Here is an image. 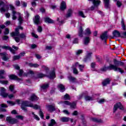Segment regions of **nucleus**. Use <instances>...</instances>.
Returning a JSON list of instances; mask_svg holds the SVG:
<instances>
[{"label": "nucleus", "mask_w": 126, "mask_h": 126, "mask_svg": "<svg viewBox=\"0 0 126 126\" xmlns=\"http://www.w3.org/2000/svg\"><path fill=\"white\" fill-rule=\"evenodd\" d=\"M44 21L45 22H46V23H49V24L54 23L53 20L49 17L45 18Z\"/></svg>", "instance_id": "nucleus-24"}, {"label": "nucleus", "mask_w": 126, "mask_h": 126, "mask_svg": "<svg viewBox=\"0 0 126 126\" xmlns=\"http://www.w3.org/2000/svg\"><path fill=\"white\" fill-rule=\"evenodd\" d=\"M9 6H10V9L13 10V11H14V9H15V7L13 5H12V4H10Z\"/></svg>", "instance_id": "nucleus-62"}, {"label": "nucleus", "mask_w": 126, "mask_h": 126, "mask_svg": "<svg viewBox=\"0 0 126 126\" xmlns=\"http://www.w3.org/2000/svg\"><path fill=\"white\" fill-rule=\"evenodd\" d=\"M66 8V3L64 1H63L61 2L60 9L61 10H64Z\"/></svg>", "instance_id": "nucleus-17"}, {"label": "nucleus", "mask_w": 126, "mask_h": 126, "mask_svg": "<svg viewBox=\"0 0 126 126\" xmlns=\"http://www.w3.org/2000/svg\"><path fill=\"white\" fill-rule=\"evenodd\" d=\"M4 73V71L3 70L0 71V79H4L5 77L2 76V74Z\"/></svg>", "instance_id": "nucleus-38"}, {"label": "nucleus", "mask_w": 126, "mask_h": 126, "mask_svg": "<svg viewBox=\"0 0 126 126\" xmlns=\"http://www.w3.org/2000/svg\"><path fill=\"white\" fill-rule=\"evenodd\" d=\"M20 59V56H15L13 57V61H16L17 60H19Z\"/></svg>", "instance_id": "nucleus-51"}, {"label": "nucleus", "mask_w": 126, "mask_h": 126, "mask_svg": "<svg viewBox=\"0 0 126 126\" xmlns=\"http://www.w3.org/2000/svg\"><path fill=\"white\" fill-rule=\"evenodd\" d=\"M45 75L44 74L39 73L37 74V77H36L35 76L33 77V79H37V78H43V77H45Z\"/></svg>", "instance_id": "nucleus-27"}, {"label": "nucleus", "mask_w": 126, "mask_h": 126, "mask_svg": "<svg viewBox=\"0 0 126 126\" xmlns=\"http://www.w3.org/2000/svg\"><path fill=\"white\" fill-rule=\"evenodd\" d=\"M104 2V6L105 7H106V8H108V7H109V6H110V0H103Z\"/></svg>", "instance_id": "nucleus-29"}, {"label": "nucleus", "mask_w": 126, "mask_h": 126, "mask_svg": "<svg viewBox=\"0 0 126 126\" xmlns=\"http://www.w3.org/2000/svg\"><path fill=\"white\" fill-rule=\"evenodd\" d=\"M41 68L42 69H44L45 70H46V71H48V70H49V68L47 67V66H45L44 65L41 66Z\"/></svg>", "instance_id": "nucleus-54"}, {"label": "nucleus", "mask_w": 126, "mask_h": 126, "mask_svg": "<svg viewBox=\"0 0 126 126\" xmlns=\"http://www.w3.org/2000/svg\"><path fill=\"white\" fill-rule=\"evenodd\" d=\"M98 102L99 104H103V103L106 102V100L105 99H100Z\"/></svg>", "instance_id": "nucleus-57"}, {"label": "nucleus", "mask_w": 126, "mask_h": 126, "mask_svg": "<svg viewBox=\"0 0 126 126\" xmlns=\"http://www.w3.org/2000/svg\"><path fill=\"white\" fill-rule=\"evenodd\" d=\"M75 66L76 67H78L80 69V71H82L83 70V68H84V67L85 66L84 65H80L78 63H76L75 64Z\"/></svg>", "instance_id": "nucleus-19"}, {"label": "nucleus", "mask_w": 126, "mask_h": 126, "mask_svg": "<svg viewBox=\"0 0 126 126\" xmlns=\"http://www.w3.org/2000/svg\"><path fill=\"white\" fill-rule=\"evenodd\" d=\"M0 83H1V84H7V83H8V81L4 80H0Z\"/></svg>", "instance_id": "nucleus-55"}, {"label": "nucleus", "mask_w": 126, "mask_h": 126, "mask_svg": "<svg viewBox=\"0 0 126 126\" xmlns=\"http://www.w3.org/2000/svg\"><path fill=\"white\" fill-rule=\"evenodd\" d=\"M46 108L47 109L48 112H54V111L56 110V108H55V104L52 105H47L46 106Z\"/></svg>", "instance_id": "nucleus-8"}, {"label": "nucleus", "mask_w": 126, "mask_h": 126, "mask_svg": "<svg viewBox=\"0 0 126 126\" xmlns=\"http://www.w3.org/2000/svg\"><path fill=\"white\" fill-rule=\"evenodd\" d=\"M8 33H9V30H8V29H5V31L4 32V33L5 34V35H7Z\"/></svg>", "instance_id": "nucleus-61"}, {"label": "nucleus", "mask_w": 126, "mask_h": 126, "mask_svg": "<svg viewBox=\"0 0 126 126\" xmlns=\"http://www.w3.org/2000/svg\"><path fill=\"white\" fill-rule=\"evenodd\" d=\"M61 120L62 121V122H68L69 121V118H68V117H63L61 119Z\"/></svg>", "instance_id": "nucleus-34"}, {"label": "nucleus", "mask_w": 126, "mask_h": 126, "mask_svg": "<svg viewBox=\"0 0 126 126\" xmlns=\"http://www.w3.org/2000/svg\"><path fill=\"white\" fill-rule=\"evenodd\" d=\"M18 21L20 24H22V23L23 22V18H22V16H21V15L20 14L19 16Z\"/></svg>", "instance_id": "nucleus-40"}, {"label": "nucleus", "mask_w": 126, "mask_h": 126, "mask_svg": "<svg viewBox=\"0 0 126 126\" xmlns=\"http://www.w3.org/2000/svg\"><path fill=\"white\" fill-rule=\"evenodd\" d=\"M19 29H21V30H23V28L22 27H18L15 29V32H13L11 33V35L12 37H13L14 36H19Z\"/></svg>", "instance_id": "nucleus-5"}, {"label": "nucleus", "mask_w": 126, "mask_h": 126, "mask_svg": "<svg viewBox=\"0 0 126 126\" xmlns=\"http://www.w3.org/2000/svg\"><path fill=\"white\" fill-rule=\"evenodd\" d=\"M63 98L64 100H69V99H70L69 95L66 94L64 95Z\"/></svg>", "instance_id": "nucleus-50"}, {"label": "nucleus", "mask_w": 126, "mask_h": 126, "mask_svg": "<svg viewBox=\"0 0 126 126\" xmlns=\"http://www.w3.org/2000/svg\"><path fill=\"white\" fill-rule=\"evenodd\" d=\"M118 108H119L120 110H123V105H122V103H121L120 102L117 103L114 105L113 108V113H116Z\"/></svg>", "instance_id": "nucleus-6"}, {"label": "nucleus", "mask_w": 126, "mask_h": 126, "mask_svg": "<svg viewBox=\"0 0 126 126\" xmlns=\"http://www.w3.org/2000/svg\"><path fill=\"white\" fill-rule=\"evenodd\" d=\"M89 1H91L93 2L94 6H92L90 8L91 10H94L95 9V8L99 6V4H100V3L101 1L100 0H88Z\"/></svg>", "instance_id": "nucleus-3"}, {"label": "nucleus", "mask_w": 126, "mask_h": 126, "mask_svg": "<svg viewBox=\"0 0 126 126\" xmlns=\"http://www.w3.org/2000/svg\"><path fill=\"white\" fill-rule=\"evenodd\" d=\"M64 104L65 105H68L69 106H70L71 108H75V106L76 105V104H75V102H73L72 103H70V102H69V101H64Z\"/></svg>", "instance_id": "nucleus-14"}, {"label": "nucleus", "mask_w": 126, "mask_h": 126, "mask_svg": "<svg viewBox=\"0 0 126 126\" xmlns=\"http://www.w3.org/2000/svg\"><path fill=\"white\" fill-rule=\"evenodd\" d=\"M107 84H110V79H106L102 82L103 86H106Z\"/></svg>", "instance_id": "nucleus-26"}, {"label": "nucleus", "mask_w": 126, "mask_h": 126, "mask_svg": "<svg viewBox=\"0 0 126 126\" xmlns=\"http://www.w3.org/2000/svg\"><path fill=\"white\" fill-rule=\"evenodd\" d=\"M20 15V13L18 12H16L15 11H12V20H15L17 18V16H19Z\"/></svg>", "instance_id": "nucleus-15"}, {"label": "nucleus", "mask_w": 126, "mask_h": 126, "mask_svg": "<svg viewBox=\"0 0 126 126\" xmlns=\"http://www.w3.org/2000/svg\"><path fill=\"white\" fill-rule=\"evenodd\" d=\"M17 119H19V120H23L24 119V117L21 115H18L16 116Z\"/></svg>", "instance_id": "nucleus-58"}, {"label": "nucleus", "mask_w": 126, "mask_h": 126, "mask_svg": "<svg viewBox=\"0 0 126 126\" xmlns=\"http://www.w3.org/2000/svg\"><path fill=\"white\" fill-rule=\"evenodd\" d=\"M92 121H93V122H96V123H99V122H100V120L95 118H92Z\"/></svg>", "instance_id": "nucleus-59"}, {"label": "nucleus", "mask_w": 126, "mask_h": 126, "mask_svg": "<svg viewBox=\"0 0 126 126\" xmlns=\"http://www.w3.org/2000/svg\"><path fill=\"white\" fill-rule=\"evenodd\" d=\"M29 66L31 67H39V65L37 63H30Z\"/></svg>", "instance_id": "nucleus-31"}, {"label": "nucleus", "mask_w": 126, "mask_h": 126, "mask_svg": "<svg viewBox=\"0 0 126 126\" xmlns=\"http://www.w3.org/2000/svg\"><path fill=\"white\" fill-rule=\"evenodd\" d=\"M82 52H83L82 50L80 49L76 52V54L77 56H78L80 55V54H82Z\"/></svg>", "instance_id": "nucleus-53"}, {"label": "nucleus", "mask_w": 126, "mask_h": 126, "mask_svg": "<svg viewBox=\"0 0 126 126\" xmlns=\"http://www.w3.org/2000/svg\"><path fill=\"white\" fill-rule=\"evenodd\" d=\"M20 37V38H22V39H24L25 38H26V35H25V34L24 33H21V34H19V35L17 36V37Z\"/></svg>", "instance_id": "nucleus-47"}, {"label": "nucleus", "mask_w": 126, "mask_h": 126, "mask_svg": "<svg viewBox=\"0 0 126 126\" xmlns=\"http://www.w3.org/2000/svg\"><path fill=\"white\" fill-rule=\"evenodd\" d=\"M15 5L16 6H20V1L19 0H17L15 1Z\"/></svg>", "instance_id": "nucleus-49"}, {"label": "nucleus", "mask_w": 126, "mask_h": 126, "mask_svg": "<svg viewBox=\"0 0 126 126\" xmlns=\"http://www.w3.org/2000/svg\"><path fill=\"white\" fill-rule=\"evenodd\" d=\"M48 77L49 78H50V79H54V78H56V72H55V71H52L50 72Z\"/></svg>", "instance_id": "nucleus-18"}, {"label": "nucleus", "mask_w": 126, "mask_h": 126, "mask_svg": "<svg viewBox=\"0 0 126 126\" xmlns=\"http://www.w3.org/2000/svg\"><path fill=\"white\" fill-rule=\"evenodd\" d=\"M112 69L114 70V71H118L119 72H121V73H124V71L123 70V69H122V68H121L120 67H118L116 65L112 64H110L109 66L107 67L104 66L102 67L101 69V70L102 71H106V70H111Z\"/></svg>", "instance_id": "nucleus-2"}, {"label": "nucleus", "mask_w": 126, "mask_h": 126, "mask_svg": "<svg viewBox=\"0 0 126 126\" xmlns=\"http://www.w3.org/2000/svg\"><path fill=\"white\" fill-rule=\"evenodd\" d=\"M76 66H75V65L73 66V73L74 74H78V71L77 70V69H76Z\"/></svg>", "instance_id": "nucleus-33"}, {"label": "nucleus", "mask_w": 126, "mask_h": 126, "mask_svg": "<svg viewBox=\"0 0 126 126\" xmlns=\"http://www.w3.org/2000/svg\"><path fill=\"white\" fill-rule=\"evenodd\" d=\"M58 88L61 92H63L65 90V88H64V86L63 84H59L58 85Z\"/></svg>", "instance_id": "nucleus-23"}, {"label": "nucleus", "mask_w": 126, "mask_h": 126, "mask_svg": "<svg viewBox=\"0 0 126 126\" xmlns=\"http://www.w3.org/2000/svg\"><path fill=\"white\" fill-rule=\"evenodd\" d=\"M14 39L17 43H19V42H20V38H19V37L17 36H14Z\"/></svg>", "instance_id": "nucleus-41"}, {"label": "nucleus", "mask_w": 126, "mask_h": 126, "mask_svg": "<svg viewBox=\"0 0 126 126\" xmlns=\"http://www.w3.org/2000/svg\"><path fill=\"white\" fill-rule=\"evenodd\" d=\"M22 74H23V70H19V76H22Z\"/></svg>", "instance_id": "nucleus-63"}, {"label": "nucleus", "mask_w": 126, "mask_h": 126, "mask_svg": "<svg viewBox=\"0 0 126 126\" xmlns=\"http://www.w3.org/2000/svg\"><path fill=\"white\" fill-rule=\"evenodd\" d=\"M10 79H14L15 80H21V79L17 78V76L14 75H11L9 76Z\"/></svg>", "instance_id": "nucleus-28"}, {"label": "nucleus", "mask_w": 126, "mask_h": 126, "mask_svg": "<svg viewBox=\"0 0 126 126\" xmlns=\"http://www.w3.org/2000/svg\"><path fill=\"white\" fill-rule=\"evenodd\" d=\"M86 34L87 35H90L91 34V31H90V29H87L86 30Z\"/></svg>", "instance_id": "nucleus-52"}, {"label": "nucleus", "mask_w": 126, "mask_h": 126, "mask_svg": "<svg viewBox=\"0 0 126 126\" xmlns=\"http://www.w3.org/2000/svg\"><path fill=\"white\" fill-rule=\"evenodd\" d=\"M107 32H105L100 35V39L105 41L106 44V41L108 39V34H107Z\"/></svg>", "instance_id": "nucleus-9"}, {"label": "nucleus", "mask_w": 126, "mask_h": 126, "mask_svg": "<svg viewBox=\"0 0 126 126\" xmlns=\"http://www.w3.org/2000/svg\"><path fill=\"white\" fill-rule=\"evenodd\" d=\"M6 121L9 124H16V123L18 122V120H17V119L12 118L11 117H7L6 118Z\"/></svg>", "instance_id": "nucleus-7"}, {"label": "nucleus", "mask_w": 126, "mask_h": 126, "mask_svg": "<svg viewBox=\"0 0 126 126\" xmlns=\"http://www.w3.org/2000/svg\"><path fill=\"white\" fill-rule=\"evenodd\" d=\"M38 99L39 98H38L35 94H32L30 97L29 100L31 101H37Z\"/></svg>", "instance_id": "nucleus-22"}, {"label": "nucleus", "mask_w": 126, "mask_h": 126, "mask_svg": "<svg viewBox=\"0 0 126 126\" xmlns=\"http://www.w3.org/2000/svg\"><path fill=\"white\" fill-rule=\"evenodd\" d=\"M2 6L0 8V12H5V11H8V6L5 5L4 2L2 1H0V6Z\"/></svg>", "instance_id": "nucleus-4"}, {"label": "nucleus", "mask_w": 126, "mask_h": 126, "mask_svg": "<svg viewBox=\"0 0 126 126\" xmlns=\"http://www.w3.org/2000/svg\"><path fill=\"white\" fill-rule=\"evenodd\" d=\"M114 63L115 64H117V65H124V62H121L117 61V60H114Z\"/></svg>", "instance_id": "nucleus-30"}, {"label": "nucleus", "mask_w": 126, "mask_h": 126, "mask_svg": "<svg viewBox=\"0 0 126 126\" xmlns=\"http://www.w3.org/2000/svg\"><path fill=\"white\" fill-rule=\"evenodd\" d=\"M7 107L8 106L4 103L1 104L0 105V112H6V110L3 108H7Z\"/></svg>", "instance_id": "nucleus-13"}, {"label": "nucleus", "mask_w": 126, "mask_h": 126, "mask_svg": "<svg viewBox=\"0 0 126 126\" xmlns=\"http://www.w3.org/2000/svg\"><path fill=\"white\" fill-rule=\"evenodd\" d=\"M68 79L70 81V82H77V80L75 77L71 76H68Z\"/></svg>", "instance_id": "nucleus-21"}, {"label": "nucleus", "mask_w": 126, "mask_h": 126, "mask_svg": "<svg viewBox=\"0 0 126 126\" xmlns=\"http://www.w3.org/2000/svg\"><path fill=\"white\" fill-rule=\"evenodd\" d=\"M73 44H78V39L75 38L73 41Z\"/></svg>", "instance_id": "nucleus-60"}, {"label": "nucleus", "mask_w": 126, "mask_h": 126, "mask_svg": "<svg viewBox=\"0 0 126 126\" xmlns=\"http://www.w3.org/2000/svg\"><path fill=\"white\" fill-rule=\"evenodd\" d=\"M2 49L4 50H9L10 52H11L12 54H15V50L11 48V47L6 46H1Z\"/></svg>", "instance_id": "nucleus-10"}, {"label": "nucleus", "mask_w": 126, "mask_h": 126, "mask_svg": "<svg viewBox=\"0 0 126 126\" xmlns=\"http://www.w3.org/2000/svg\"><path fill=\"white\" fill-rule=\"evenodd\" d=\"M0 56H1V57H2V60H3L4 61H7V60H8V55H7V54H6V53H0Z\"/></svg>", "instance_id": "nucleus-12"}, {"label": "nucleus", "mask_w": 126, "mask_h": 126, "mask_svg": "<svg viewBox=\"0 0 126 126\" xmlns=\"http://www.w3.org/2000/svg\"><path fill=\"white\" fill-rule=\"evenodd\" d=\"M9 90H10V91H11V92H13L14 90V86L12 85H10L9 87Z\"/></svg>", "instance_id": "nucleus-48"}, {"label": "nucleus", "mask_w": 126, "mask_h": 126, "mask_svg": "<svg viewBox=\"0 0 126 126\" xmlns=\"http://www.w3.org/2000/svg\"><path fill=\"white\" fill-rule=\"evenodd\" d=\"M16 102L19 105L21 104V109L24 111V112H27V109L26 107H31V108H33L35 110H37L40 108V106L37 105H33L32 103H30L29 101H23L21 100L17 99L16 100Z\"/></svg>", "instance_id": "nucleus-1"}, {"label": "nucleus", "mask_w": 126, "mask_h": 126, "mask_svg": "<svg viewBox=\"0 0 126 126\" xmlns=\"http://www.w3.org/2000/svg\"><path fill=\"white\" fill-rule=\"evenodd\" d=\"M113 35L114 37H120V36H121V33L118 31H114L113 32Z\"/></svg>", "instance_id": "nucleus-25"}, {"label": "nucleus", "mask_w": 126, "mask_h": 126, "mask_svg": "<svg viewBox=\"0 0 126 126\" xmlns=\"http://www.w3.org/2000/svg\"><path fill=\"white\" fill-rule=\"evenodd\" d=\"M7 103L10 106H14V105H15V104H16L15 102H14L13 101H7Z\"/></svg>", "instance_id": "nucleus-46"}, {"label": "nucleus", "mask_w": 126, "mask_h": 126, "mask_svg": "<svg viewBox=\"0 0 126 126\" xmlns=\"http://www.w3.org/2000/svg\"><path fill=\"white\" fill-rule=\"evenodd\" d=\"M49 88V84H48L43 85L41 87V89H47V88Z\"/></svg>", "instance_id": "nucleus-43"}, {"label": "nucleus", "mask_w": 126, "mask_h": 126, "mask_svg": "<svg viewBox=\"0 0 126 126\" xmlns=\"http://www.w3.org/2000/svg\"><path fill=\"white\" fill-rule=\"evenodd\" d=\"M92 55V52H88L86 58H84V62H87V61H88V60H90Z\"/></svg>", "instance_id": "nucleus-20"}, {"label": "nucleus", "mask_w": 126, "mask_h": 126, "mask_svg": "<svg viewBox=\"0 0 126 126\" xmlns=\"http://www.w3.org/2000/svg\"><path fill=\"white\" fill-rule=\"evenodd\" d=\"M71 15H72V10L69 9L66 15V17H70Z\"/></svg>", "instance_id": "nucleus-35"}, {"label": "nucleus", "mask_w": 126, "mask_h": 126, "mask_svg": "<svg viewBox=\"0 0 126 126\" xmlns=\"http://www.w3.org/2000/svg\"><path fill=\"white\" fill-rule=\"evenodd\" d=\"M32 115H33V118H34V119L35 120H36V121H39L40 120V118H39V117L38 116L35 115L34 112H32Z\"/></svg>", "instance_id": "nucleus-45"}, {"label": "nucleus", "mask_w": 126, "mask_h": 126, "mask_svg": "<svg viewBox=\"0 0 126 126\" xmlns=\"http://www.w3.org/2000/svg\"><path fill=\"white\" fill-rule=\"evenodd\" d=\"M79 15L81 17H83V18H85L86 17V16L84 15V13H83V12L82 11L79 12Z\"/></svg>", "instance_id": "nucleus-44"}, {"label": "nucleus", "mask_w": 126, "mask_h": 126, "mask_svg": "<svg viewBox=\"0 0 126 126\" xmlns=\"http://www.w3.org/2000/svg\"><path fill=\"white\" fill-rule=\"evenodd\" d=\"M21 6L22 7H27V2L24 1H21Z\"/></svg>", "instance_id": "nucleus-36"}, {"label": "nucleus", "mask_w": 126, "mask_h": 126, "mask_svg": "<svg viewBox=\"0 0 126 126\" xmlns=\"http://www.w3.org/2000/svg\"><path fill=\"white\" fill-rule=\"evenodd\" d=\"M56 124V121L54 119H52L51 120V123L48 124V126H54V125H55Z\"/></svg>", "instance_id": "nucleus-39"}, {"label": "nucleus", "mask_w": 126, "mask_h": 126, "mask_svg": "<svg viewBox=\"0 0 126 126\" xmlns=\"http://www.w3.org/2000/svg\"><path fill=\"white\" fill-rule=\"evenodd\" d=\"M32 5L33 7L36 6L37 5V4H36V2H35V1L32 2Z\"/></svg>", "instance_id": "nucleus-64"}, {"label": "nucleus", "mask_w": 126, "mask_h": 126, "mask_svg": "<svg viewBox=\"0 0 126 126\" xmlns=\"http://www.w3.org/2000/svg\"><path fill=\"white\" fill-rule=\"evenodd\" d=\"M82 33H83V30H82V27H80L79 30V36L82 37Z\"/></svg>", "instance_id": "nucleus-37"}, {"label": "nucleus", "mask_w": 126, "mask_h": 126, "mask_svg": "<svg viewBox=\"0 0 126 126\" xmlns=\"http://www.w3.org/2000/svg\"><path fill=\"white\" fill-rule=\"evenodd\" d=\"M33 22L35 24H40V16L39 15H36L35 16V18L33 19Z\"/></svg>", "instance_id": "nucleus-16"}, {"label": "nucleus", "mask_w": 126, "mask_h": 126, "mask_svg": "<svg viewBox=\"0 0 126 126\" xmlns=\"http://www.w3.org/2000/svg\"><path fill=\"white\" fill-rule=\"evenodd\" d=\"M85 99L86 101H92V100H93V98L89 96H85Z\"/></svg>", "instance_id": "nucleus-42"}, {"label": "nucleus", "mask_w": 126, "mask_h": 126, "mask_svg": "<svg viewBox=\"0 0 126 126\" xmlns=\"http://www.w3.org/2000/svg\"><path fill=\"white\" fill-rule=\"evenodd\" d=\"M90 41V39L89 38V37L85 38L84 41V45H88Z\"/></svg>", "instance_id": "nucleus-32"}, {"label": "nucleus", "mask_w": 126, "mask_h": 126, "mask_svg": "<svg viewBox=\"0 0 126 126\" xmlns=\"http://www.w3.org/2000/svg\"><path fill=\"white\" fill-rule=\"evenodd\" d=\"M0 95L2 96V97H3V98H6V97L7 96L8 94H7L4 93L5 92V89L3 87L0 88Z\"/></svg>", "instance_id": "nucleus-11"}, {"label": "nucleus", "mask_w": 126, "mask_h": 126, "mask_svg": "<svg viewBox=\"0 0 126 126\" xmlns=\"http://www.w3.org/2000/svg\"><path fill=\"white\" fill-rule=\"evenodd\" d=\"M116 4L118 7H121L122 6V2L121 1H117Z\"/></svg>", "instance_id": "nucleus-56"}]
</instances>
